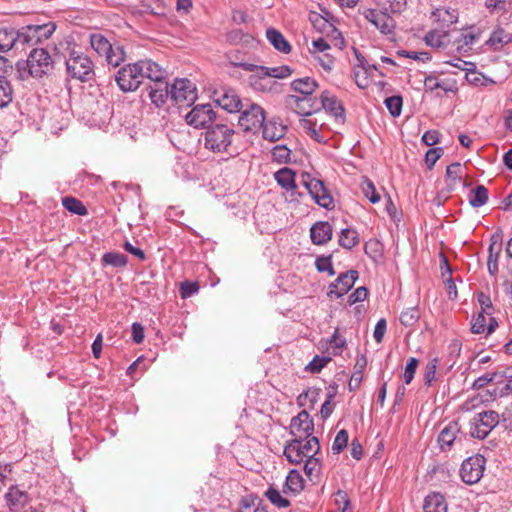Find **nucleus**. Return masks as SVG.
<instances>
[{"label":"nucleus","instance_id":"obj_55","mask_svg":"<svg viewBox=\"0 0 512 512\" xmlns=\"http://www.w3.org/2000/svg\"><path fill=\"white\" fill-rule=\"evenodd\" d=\"M300 125L307 132V134L311 136V138H313L318 143L322 142V137L316 129L317 123L315 121L303 118L300 120Z\"/></svg>","mask_w":512,"mask_h":512},{"label":"nucleus","instance_id":"obj_10","mask_svg":"<svg viewBox=\"0 0 512 512\" xmlns=\"http://www.w3.org/2000/svg\"><path fill=\"white\" fill-rule=\"evenodd\" d=\"M56 30L54 22L44 24L28 25L21 28L22 42L24 47L33 46L49 39Z\"/></svg>","mask_w":512,"mask_h":512},{"label":"nucleus","instance_id":"obj_51","mask_svg":"<svg viewBox=\"0 0 512 512\" xmlns=\"http://www.w3.org/2000/svg\"><path fill=\"white\" fill-rule=\"evenodd\" d=\"M438 364H439L438 358H433V359L429 360L428 363L426 364L424 375H423L424 384L426 386H431L433 381H435L436 370H437Z\"/></svg>","mask_w":512,"mask_h":512},{"label":"nucleus","instance_id":"obj_23","mask_svg":"<svg viewBox=\"0 0 512 512\" xmlns=\"http://www.w3.org/2000/svg\"><path fill=\"white\" fill-rule=\"evenodd\" d=\"M332 226L326 221H318L310 228V238L313 244L325 245L332 239Z\"/></svg>","mask_w":512,"mask_h":512},{"label":"nucleus","instance_id":"obj_42","mask_svg":"<svg viewBox=\"0 0 512 512\" xmlns=\"http://www.w3.org/2000/svg\"><path fill=\"white\" fill-rule=\"evenodd\" d=\"M320 393V388H308L298 396L297 403L299 406H306L307 402H309V407L313 408L318 401Z\"/></svg>","mask_w":512,"mask_h":512},{"label":"nucleus","instance_id":"obj_50","mask_svg":"<svg viewBox=\"0 0 512 512\" xmlns=\"http://www.w3.org/2000/svg\"><path fill=\"white\" fill-rule=\"evenodd\" d=\"M331 361L329 356L316 355L313 359L305 366V371L310 373H319L321 370Z\"/></svg>","mask_w":512,"mask_h":512},{"label":"nucleus","instance_id":"obj_44","mask_svg":"<svg viewBox=\"0 0 512 512\" xmlns=\"http://www.w3.org/2000/svg\"><path fill=\"white\" fill-rule=\"evenodd\" d=\"M13 100V89L7 79L0 78V109L7 107Z\"/></svg>","mask_w":512,"mask_h":512},{"label":"nucleus","instance_id":"obj_29","mask_svg":"<svg viewBox=\"0 0 512 512\" xmlns=\"http://www.w3.org/2000/svg\"><path fill=\"white\" fill-rule=\"evenodd\" d=\"M266 38L270 44L279 52L288 54L291 51L290 43L285 39L279 30L275 28H268L266 30Z\"/></svg>","mask_w":512,"mask_h":512},{"label":"nucleus","instance_id":"obj_13","mask_svg":"<svg viewBox=\"0 0 512 512\" xmlns=\"http://www.w3.org/2000/svg\"><path fill=\"white\" fill-rule=\"evenodd\" d=\"M359 278L357 270L351 269L341 273L329 286L327 296L330 299H339L347 294Z\"/></svg>","mask_w":512,"mask_h":512},{"label":"nucleus","instance_id":"obj_62","mask_svg":"<svg viewBox=\"0 0 512 512\" xmlns=\"http://www.w3.org/2000/svg\"><path fill=\"white\" fill-rule=\"evenodd\" d=\"M199 284L197 282L185 281L181 283L180 295L183 299L189 298L199 291Z\"/></svg>","mask_w":512,"mask_h":512},{"label":"nucleus","instance_id":"obj_47","mask_svg":"<svg viewBox=\"0 0 512 512\" xmlns=\"http://www.w3.org/2000/svg\"><path fill=\"white\" fill-rule=\"evenodd\" d=\"M420 312L417 307L408 308L400 314L399 321L405 327H411L418 322Z\"/></svg>","mask_w":512,"mask_h":512},{"label":"nucleus","instance_id":"obj_57","mask_svg":"<svg viewBox=\"0 0 512 512\" xmlns=\"http://www.w3.org/2000/svg\"><path fill=\"white\" fill-rule=\"evenodd\" d=\"M477 300L481 306V311L488 316H491L494 313V307L489 295L484 292L477 293Z\"/></svg>","mask_w":512,"mask_h":512},{"label":"nucleus","instance_id":"obj_59","mask_svg":"<svg viewBox=\"0 0 512 512\" xmlns=\"http://www.w3.org/2000/svg\"><path fill=\"white\" fill-rule=\"evenodd\" d=\"M444 150L442 147L430 148L425 154V163L428 169H432L436 161L443 155Z\"/></svg>","mask_w":512,"mask_h":512},{"label":"nucleus","instance_id":"obj_49","mask_svg":"<svg viewBox=\"0 0 512 512\" xmlns=\"http://www.w3.org/2000/svg\"><path fill=\"white\" fill-rule=\"evenodd\" d=\"M106 61L113 67L119 66L125 60V52L121 46H111V51L105 55Z\"/></svg>","mask_w":512,"mask_h":512},{"label":"nucleus","instance_id":"obj_52","mask_svg":"<svg viewBox=\"0 0 512 512\" xmlns=\"http://www.w3.org/2000/svg\"><path fill=\"white\" fill-rule=\"evenodd\" d=\"M362 191L371 203L375 204L380 201V195L376 191L374 183L367 177L362 182Z\"/></svg>","mask_w":512,"mask_h":512},{"label":"nucleus","instance_id":"obj_12","mask_svg":"<svg viewBox=\"0 0 512 512\" xmlns=\"http://www.w3.org/2000/svg\"><path fill=\"white\" fill-rule=\"evenodd\" d=\"M486 459L477 454L465 459L460 468V476L463 482L472 485L480 481L485 470Z\"/></svg>","mask_w":512,"mask_h":512},{"label":"nucleus","instance_id":"obj_38","mask_svg":"<svg viewBox=\"0 0 512 512\" xmlns=\"http://www.w3.org/2000/svg\"><path fill=\"white\" fill-rule=\"evenodd\" d=\"M91 47L100 55L104 56L111 51L112 44L102 34L95 33L90 36Z\"/></svg>","mask_w":512,"mask_h":512},{"label":"nucleus","instance_id":"obj_28","mask_svg":"<svg viewBox=\"0 0 512 512\" xmlns=\"http://www.w3.org/2000/svg\"><path fill=\"white\" fill-rule=\"evenodd\" d=\"M304 489V479L300 472L296 469L289 471L285 484L283 486V492L285 494L292 493L294 495L299 494Z\"/></svg>","mask_w":512,"mask_h":512},{"label":"nucleus","instance_id":"obj_8","mask_svg":"<svg viewBox=\"0 0 512 512\" xmlns=\"http://www.w3.org/2000/svg\"><path fill=\"white\" fill-rule=\"evenodd\" d=\"M302 183L314 201L326 210L334 208V199L322 180L313 178L309 173L302 175Z\"/></svg>","mask_w":512,"mask_h":512},{"label":"nucleus","instance_id":"obj_48","mask_svg":"<svg viewBox=\"0 0 512 512\" xmlns=\"http://www.w3.org/2000/svg\"><path fill=\"white\" fill-rule=\"evenodd\" d=\"M271 156L274 162L286 164L291 161V150L286 145H276L271 151Z\"/></svg>","mask_w":512,"mask_h":512},{"label":"nucleus","instance_id":"obj_24","mask_svg":"<svg viewBox=\"0 0 512 512\" xmlns=\"http://www.w3.org/2000/svg\"><path fill=\"white\" fill-rule=\"evenodd\" d=\"M460 428L459 424L456 421L449 422L439 433L438 435V443L441 451H449L453 445V443L457 439V434L459 433Z\"/></svg>","mask_w":512,"mask_h":512},{"label":"nucleus","instance_id":"obj_56","mask_svg":"<svg viewBox=\"0 0 512 512\" xmlns=\"http://www.w3.org/2000/svg\"><path fill=\"white\" fill-rule=\"evenodd\" d=\"M418 364H419V360L417 358L411 357L408 359L406 366H405L404 375H403L405 384L408 385L413 380L414 375L417 370V367H418Z\"/></svg>","mask_w":512,"mask_h":512},{"label":"nucleus","instance_id":"obj_14","mask_svg":"<svg viewBox=\"0 0 512 512\" xmlns=\"http://www.w3.org/2000/svg\"><path fill=\"white\" fill-rule=\"evenodd\" d=\"M264 122V109L257 104H251L248 109L243 110L238 119L239 126L245 132L258 131L263 126Z\"/></svg>","mask_w":512,"mask_h":512},{"label":"nucleus","instance_id":"obj_11","mask_svg":"<svg viewBox=\"0 0 512 512\" xmlns=\"http://www.w3.org/2000/svg\"><path fill=\"white\" fill-rule=\"evenodd\" d=\"M500 423V416L496 411L487 410L476 414L473 418L472 437L485 439L490 432Z\"/></svg>","mask_w":512,"mask_h":512},{"label":"nucleus","instance_id":"obj_21","mask_svg":"<svg viewBox=\"0 0 512 512\" xmlns=\"http://www.w3.org/2000/svg\"><path fill=\"white\" fill-rule=\"evenodd\" d=\"M286 103L294 108V111L302 116H309L320 110L316 107V101L312 97H301L296 95H288Z\"/></svg>","mask_w":512,"mask_h":512},{"label":"nucleus","instance_id":"obj_31","mask_svg":"<svg viewBox=\"0 0 512 512\" xmlns=\"http://www.w3.org/2000/svg\"><path fill=\"white\" fill-rule=\"evenodd\" d=\"M275 180L279 186L290 191L296 188L295 172L292 169L284 167L275 173Z\"/></svg>","mask_w":512,"mask_h":512},{"label":"nucleus","instance_id":"obj_19","mask_svg":"<svg viewBox=\"0 0 512 512\" xmlns=\"http://www.w3.org/2000/svg\"><path fill=\"white\" fill-rule=\"evenodd\" d=\"M502 233L500 231L491 235L490 245L488 247L487 268L491 276L498 273V258L501 252Z\"/></svg>","mask_w":512,"mask_h":512},{"label":"nucleus","instance_id":"obj_32","mask_svg":"<svg viewBox=\"0 0 512 512\" xmlns=\"http://www.w3.org/2000/svg\"><path fill=\"white\" fill-rule=\"evenodd\" d=\"M360 242L359 234L355 229L344 228L340 231L338 243L344 249H352Z\"/></svg>","mask_w":512,"mask_h":512},{"label":"nucleus","instance_id":"obj_37","mask_svg":"<svg viewBox=\"0 0 512 512\" xmlns=\"http://www.w3.org/2000/svg\"><path fill=\"white\" fill-rule=\"evenodd\" d=\"M261 73L267 78L285 79L289 77L293 70L288 65H282L277 67H262Z\"/></svg>","mask_w":512,"mask_h":512},{"label":"nucleus","instance_id":"obj_20","mask_svg":"<svg viewBox=\"0 0 512 512\" xmlns=\"http://www.w3.org/2000/svg\"><path fill=\"white\" fill-rule=\"evenodd\" d=\"M321 107L325 111L329 112L336 120H340L342 123L345 120V108L337 97L325 90L321 93Z\"/></svg>","mask_w":512,"mask_h":512},{"label":"nucleus","instance_id":"obj_36","mask_svg":"<svg viewBox=\"0 0 512 512\" xmlns=\"http://www.w3.org/2000/svg\"><path fill=\"white\" fill-rule=\"evenodd\" d=\"M447 38V32L440 30H431L425 35L424 40L428 46H431L433 48H441L445 47Z\"/></svg>","mask_w":512,"mask_h":512},{"label":"nucleus","instance_id":"obj_41","mask_svg":"<svg viewBox=\"0 0 512 512\" xmlns=\"http://www.w3.org/2000/svg\"><path fill=\"white\" fill-rule=\"evenodd\" d=\"M478 38L479 34L471 31L461 33L460 37L456 39L457 51L467 52L468 50H471L472 45L478 40Z\"/></svg>","mask_w":512,"mask_h":512},{"label":"nucleus","instance_id":"obj_63","mask_svg":"<svg viewBox=\"0 0 512 512\" xmlns=\"http://www.w3.org/2000/svg\"><path fill=\"white\" fill-rule=\"evenodd\" d=\"M368 294V289L365 286L358 287L354 292H352L348 296L347 302L349 305H354L358 302H362L367 298Z\"/></svg>","mask_w":512,"mask_h":512},{"label":"nucleus","instance_id":"obj_46","mask_svg":"<svg viewBox=\"0 0 512 512\" xmlns=\"http://www.w3.org/2000/svg\"><path fill=\"white\" fill-rule=\"evenodd\" d=\"M267 499L278 508H287L290 506V501L280 494L279 490L270 486L265 492Z\"/></svg>","mask_w":512,"mask_h":512},{"label":"nucleus","instance_id":"obj_54","mask_svg":"<svg viewBox=\"0 0 512 512\" xmlns=\"http://www.w3.org/2000/svg\"><path fill=\"white\" fill-rule=\"evenodd\" d=\"M328 343L331 346L332 354L337 356L342 353V349L346 346V339L341 337L336 330L328 340Z\"/></svg>","mask_w":512,"mask_h":512},{"label":"nucleus","instance_id":"obj_26","mask_svg":"<svg viewBox=\"0 0 512 512\" xmlns=\"http://www.w3.org/2000/svg\"><path fill=\"white\" fill-rule=\"evenodd\" d=\"M424 512H447L448 504L444 495L439 492H431L424 499Z\"/></svg>","mask_w":512,"mask_h":512},{"label":"nucleus","instance_id":"obj_58","mask_svg":"<svg viewBox=\"0 0 512 512\" xmlns=\"http://www.w3.org/2000/svg\"><path fill=\"white\" fill-rule=\"evenodd\" d=\"M485 313L479 312L471 322V332L474 334H482L486 332V317Z\"/></svg>","mask_w":512,"mask_h":512},{"label":"nucleus","instance_id":"obj_53","mask_svg":"<svg viewBox=\"0 0 512 512\" xmlns=\"http://www.w3.org/2000/svg\"><path fill=\"white\" fill-rule=\"evenodd\" d=\"M348 439H349V435H348L347 430H345V429L340 430L337 433V435L333 441V444H332L333 453L339 454L340 452H342L348 444Z\"/></svg>","mask_w":512,"mask_h":512},{"label":"nucleus","instance_id":"obj_27","mask_svg":"<svg viewBox=\"0 0 512 512\" xmlns=\"http://www.w3.org/2000/svg\"><path fill=\"white\" fill-rule=\"evenodd\" d=\"M318 86V82L311 77H303L291 82L292 90L301 94V97H311Z\"/></svg>","mask_w":512,"mask_h":512},{"label":"nucleus","instance_id":"obj_25","mask_svg":"<svg viewBox=\"0 0 512 512\" xmlns=\"http://www.w3.org/2000/svg\"><path fill=\"white\" fill-rule=\"evenodd\" d=\"M261 128L263 138L270 142H275L282 139L287 131V127L285 125H282L275 119H271L267 122H264Z\"/></svg>","mask_w":512,"mask_h":512},{"label":"nucleus","instance_id":"obj_39","mask_svg":"<svg viewBox=\"0 0 512 512\" xmlns=\"http://www.w3.org/2000/svg\"><path fill=\"white\" fill-rule=\"evenodd\" d=\"M377 8L391 14L400 13L406 7V0H374Z\"/></svg>","mask_w":512,"mask_h":512},{"label":"nucleus","instance_id":"obj_33","mask_svg":"<svg viewBox=\"0 0 512 512\" xmlns=\"http://www.w3.org/2000/svg\"><path fill=\"white\" fill-rule=\"evenodd\" d=\"M512 42V34L505 32V30L501 27H498L495 29L489 39L487 40L486 44L493 47L494 50L499 49L505 44Z\"/></svg>","mask_w":512,"mask_h":512},{"label":"nucleus","instance_id":"obj_4","mask_svg":"<svg viewBox=\"0 0 512 512\" xmlns=\"http://www.w3.org/2000/svg\"><path fill=\"white\" fill-rule=\"evenodd\" d=\"M320 444L316 436L309 438H294L284 445V455L292 464H300L304 458L308 459L311 454H319Z\"/></svg>","mask_w":512,"mask_h":512},{"label":"nucleus","instance_id":"obj_5","mask_svg":"<svg viewBox=\"0 0 512 512\" xmlns=\"http://www.w3.org/2000/svg\"><path fill=\"white\" fill-rule=\"evenodd\" d=\"M65 65L67 73L81 82H88L95 76L92 60L82 52L72 51Z\"/></svg>","mask_w":512,"mask_h":512},{"label":"nucleus","instance_id":"obj_22","mask_svg":"<svg viewBox=\"0 0 512 512\" xmlns=\"http://www.w3.org/2000/svg\"><path fill=\"white\" fill-rule=\"evenodd\" d=\"M5 500L10 511L17 512L30 501V496L26 491L20 490L17 485H12L5 494Z\"/></svg>","mask_w":512,"mask_h":512},{"label":"nucleus","instance_id":"obj_35","mask_svg":"<svg viewBox=\"0 0 512 512\" xmlns=\"http://www.w3.org/2000/svg\"><path fill=\"white\" fill-rule=\"evenodd\" d=\"M101 261L104 266L122 268L127 265L128 257L119 252H106L103 254Z\"/></svg>","mask_w":512,"mask_h":512},{"label":"nucleus","instance_id":"obj_40","mask_svg":"<svg viewBox=\"0 0 512 512\" xmlns=\"http://www.w3.org/2000/svg\"><path fill=\"white\" fill-rule=\"evenodd\" d=\"M63 207L69 212L79 215L85 216L87 214V208L85 205L78 199L72 196H67L62 199Z\"/></svg>","mask_w":512,"mask_h":512},{"label":"nucleus","instance_id":"obj_15","mask_svg":"<svg viewBox=\"0 0 512 512\" xmlns=\"http://www.w3.org/2000/svg\"><path fill=\"white\" fill-rule=\"evenodd\" d=\"M362 14L365 19L372 23L382 34H393L396 24L390 15L391 13L377 8L365 9Z\"/></svg>","mask_w":512,"mask_h":512},{"label":"nucleus","instance_id":"obj_60","mask_svg":"<svg viewBox=\"0 0 512 512\" xmlns=\"http://www.w3.org/2000/svg\"><path fill=\"white\" fill-rule=\"evenodd\" d=\"M497 377L501 378V371L494 372V373H491V374L490 373L484 374V375L478 377L477 379H475V381L473 382L472 387L474 389L484 388L490 382L494 381Z\"/></svg>","mask_w":512,"mask_h":512},{"label":"nucleus","instance_id":"obj_61","mask_svg":"<svg viewBox=\"0 0 512 512\" xmlns=\"http://www.w3.org/2000/svg\"><path fill=\"white\" fill-rule=\"evenodd\" d=\"M461 172L462 166L459 162H454L447 166L446 169V177L450 179L453 183L461 181Z\"/></svg>","mask_w":512,"mask_h":512},{"label":"nucleus","instance_id":"obj_18","mask_svg":"<svg viewBox=\"0 0 512 512\" xmlns=\"http://www.w3.org/2000/svg\"><path fill=\"white\" fill-rule=\"evenodd\" d=\"M21 29L0 28V52H8L9 50H24L22 42Z\"/></svg>","mask_w":512,"mask_h":512},{"label":"nucleus","instance_id":"obj_34","mask_svg":"<svg viewBox=\"0 0 512 512\" xmlns=\"http://www.w3.org/2000/svg\"><path fill=\"white\" fill-rule=\"evenodd\" d=\"M488 201V189L484 185H478L471 190L469 195V204L473 208H479Z\"/></svg>","mask_w":512,"mask_h":512},{"label":"nucleus","instance_id":"obj_64","mask_svg":"<svg viewBox=\"0 0 512 512\" xmlns=\"http://www.w3.org/2000/svg\"><path fill=\"white\" fill-rule=\"evenodd\" d=\"M501 378H508L506 384L501 389V396L512 395V369L506 368L501 371Z\"/></svg>","mask_w":512,"mask_h":512},{"label":"nucleus","instance_id":"obj_17","mask_svg":"<svg viewBox=\"0 0 512 512\" xmlns=\"http://www.w3.org/2000/svg\"><path fill=\"white\" fill-rule=\"evenodd\" d=\"M314 432V422L306 410L300 411L291 419L289 433L295 438H309Z\"/></svg>","mask_w":512,"mask_h":512},{"label":"nucleus","instance_id":"obj_9","mask_svg":"<svg viewBox=\"0 0 512 512\" xmlns=\"http://www.w3.org/2000/svg\"><path fill=\"white\" fill-rule=\"evenodd\" d=\"M218 119L220 116L217 115L211 104L195 105L185 116L187 124L196 129H207Z\"/></svg>","mask_w":512,"mask_h":512},{"label":"nucleus","instance_id":"obj_30","mask_svg":"<svg viewBox=\"0 0 512 512\" xmlns=\"http://www.w3.org/2000/svg\"><path fill=\"white\" fill-rule=\"evenodd\" d=\"M322 471V462L320 458L317 457V454H311L308 459L305 460L304 463V472L307 478L313 483H318L320 481Z\"/></svg>","mask_w":512,"mask_h":512},{"label":"nucleus","instance_id":"obj_1","mask_svg":"<svg viewBox=\"0 0 512 512\" xmlns=\"http://www.w3.org/2000/svg\"><path fill=\"white\" fill-rule=\"evenodd\" d=\"M54 64L52 56L46 49L34 48L26 60L16 63L18 79L26 80L29 77L42 78L45 75H50L54 70Z\"/></svg>","mask_w":512,"mask_h":512},{"label":"nucleus","instance_id":"obj_6","mask_svg":"<svg viewBox=\"0 0 512 512\" xmlns=\"http://www.w3.org/2000/svg\"><path fill=\"white\" fill-rule=\"evenodd\" d=\"M234 129L221 122L213 123L205 133V147L213 152H224L232 143Z\"/></svg>","mask_w":512,"mask_h":512},{"label":"nucleus","instance_id":"obj_45","mask_svg":"<svg viewBox=\"0 0 512 512\" xmlns=\"http://www.w3.org/2000/svg\"><path fill=\"white\" fill-rule=\"evenodd\" d=\"M384 104L392 117H398L401 115L403 107V98L401 95L387 97L384 100Z\"/></svg>","mask_w":512,"mask_h":512},{"label":"nucleus","instance_id":"obj_3","mask_svg":"<svg viewBox=\"0 0 512 512\" xmlns=\"http://www.w3.org/2000/svg\"><path fill=\"white\" fill-rule=\"evenodd\" d=\"M146 85L147 96L156 108L163 107L168 100H171V93L167 72L159 64H155L151 76Z\"/></svg>","mask_w":512,"mask_h":512},{"label":"nucleus","instance_id":"obj_7","mask_svg":"<svg viewBox=\"0 0 512 512\" xmlns=\"http://www.w3.org/2000/svg\"><path fill=\"white\" fill-rule=\"evenodd\" d=\"M171 101L178 107H189L198 98L196 85L187 78L175 79L170 87Z\"/></svg>","mask_w":512,"mask_h":512},{"label":"nucleus","instance_id":"obj_2","mask_svg":"<svg viewBox=\"0 0 512 512\" xmlns=\"http://www.w3.org/2000/svg\"><path fill=\"white\" fill-rule=\"evenodd\" d=\"M156 62L145 59L121 67L115 75L119 89L124 92H133L139 88L144 79L151 76Z\"/></svg>","mask_w":512,"mask_h":512},{"label":"nucleus","instance_id":"obj_43","mask_svg":"<svg viewBox=\"0 0 512 512\" xmlns=\"http://www.w3.org/2000/svg\"><path fill=\"white\" fill-rule=\"evenodd\" d=\"M250 84L254 87V89L259 91H272L273 88L278 86L276 81H267V77L263 76L262 73L260 75L250 76Z\"/></svg>","mask_w":512,"mask_h":512},{"label":"nucleus","instance_id":"obj_16","mask_svg":"<svg viewBox=\"0 0 512 512\" xmlns=\"http://www.w3.org/2000/svg\"><path fill=\"white\" fill-rule=\"evenodd\" d=\"M214 95L216 104L229 113L240 112L244 106L239 95L232 88L223 87L215 91Z\"/></svg>","mask_w":512,"mask_h":512}]
</instances>
